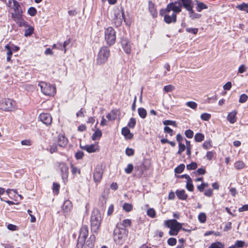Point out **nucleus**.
<instances>
[{"label":"nucleus","mask_w":248,"mask_h":248,"mask_svg":"<svg viewBox=\"0 0 248 248\" xmlns=\"http://www.w3.org/2000/svg\"><path fill=\"white\" fill-rule=\"evenodd\" d=\"M27 13L30 16H34L37 14V10L34 7H31L28 9Z\"/></svg>","instance_id":"58836bf2"},{"label":"nucleus","mask_w":248,"mask_h":248,"mask_svg":"<svg viewBox=\"0 0 248 248\" xmlns=\"http://www.w3.org/2000/svg\"><path fill=\"white\" fill-rule=\"evenodd\" d=\"M185 168V165L184 164H181L174 169V171L175 173H181L184 171Z\"/></svg>","instance_id":"e433bc0d"},{"label":"nucleus","mask_w":248,"mask_h":248,"mask_svg":"<svg viewBox=\"0 0 248 248\" xmlns=\"http://www.w3.org/2000/svg\"><path fill=\"white\" fill-rule=\"evenodd\" d=\"M182 229V223H180V225H176L175 227L170 229L169 234L171 236H176L179 232Z\"/></svg>","instance_id":"4be33fe9"},{"label":"nucleus","mask_w":248,"mask_h":248,"mask_svg":"<svg viewBox=\"0 0 248 248\" xmlns=\"http://www.w3.org/2000/svg\"><path fill=\"white\" fill-rule=\"evenodd\" d=\"M136 121L135 118H130L128 124L127 126L131 128H134L136 125Z\"/></svg>","instance_id":"49530a36"},{"label":"nucleus","mask_w":248,"mask_h":248,"mask_svg":"<svg viewBox=\"0 0 248 248\" xmlns=\"http://www.w3.org/2000/svg\"><path fill=\"white\" fill-rule=\"evenodd\" d=\"M186 154L188 156H190L191 154V145L190 144V141L189 140H186Z\"/></svg>","instance_id":"72a5a7b5"},{"label":"nucleus","mask_w":248,"mask_h":248,"mask_svg":"<svg viewBox=\"0 0 248 248\" xmlns=\"http://www.w3.org/2000/svg\"><path fill=\"white\" fill-rule=\"evenodd\" d=\"M72 207V205L71 202L69 200H66L64 201L62 208L64 212H68L71 210Z\"/></svg>","instance_id":"cd10ccee"},{"label":"nucleus","mask_w":248,"mask_h":248,"mask_svg":"<svg viewBox=\"0 0 248 248\" xmlns=\"http://www.w3.org/2000/svg\"><path fill=\"white\" fill-rule=\"evenodd\" d=\"M185 134L187 138L191 139L193 137L194 132L192 130L188 129L185 131Z\"/></svg>","instance_id":"052dcab7"},{"label":"nucleus","mask_w":248,"mask_h":248,"mask_svg":"<svg viewBox=\"0 0 248 248\" xmlns=\"http://www.w3.org/2000/svg\"><path fill=\"white\" fill-rule=\"evenodd\" d=\"M109 49L107 46L102 47L97 55L96 63L101 65L105 63L109 56Z\"/></svg>","instance_id":"39448f33"},{"label":"nucleus","mask_w":248,"mask_h":248,"mask_svg":"<svg viewBox=\"0 0 248 248\" xmlns=\"http://www.w3.org/2000/svg\"><path fill=\"white\" fill-rule=\"evenodd\" d=\"M68 143V140L63 135H59L58 139V144L59 146L65 147Z\"/></svg>","instance_id":"412c9836"},{"label":"nucleus","mask_w":248,"mask_h":248,"mask_svg":"<svg viewBox=\"0 0 248 248\" xmlns=\"http://www.w3.org/2000/svg\"><path fill=\"white\" fill-rule=\"evenodd\" d=\"M174 89L175 87L173 85H168L165 86L164 87L163 90L165 92L168 93L174 90Z\"/></svg>","instance_id":"603ef678"},{"label":"nucleus","mask_w":248,"mask_h":248,"mask_svg":"<svg viewBox=\"0 0 248 248\" xmlns=\"http://www.w3.org/2000/svg\"><path fill=\"white\" fill-rule=\"evenodd\" d=\"M198 219L201 223H204L206 220V216L204 213H201L198 216Z\"/></svg>","instance_id":"c03bdc74"},{"label":"nucleus","mask_w":248,"mask_h":248,"mask_svg":"<svg viewBox=\"0 0 248 248\" xmlns=\"http://www.w3.org/2000/svg\"><path fill=\"white\" fill-rule=\"evenodd\" d=\"M106 117L109 121H114L116 118V115L115 113L112 111L111 113L107 114Z\"/></svg>","instance_id":"37998d69"},{"label":"nucleus","mask_w":248,"mask_h":248,"mask_svg":"<svg viewBox=\"0 0 248 248\" xmlns=\"http://www.w3.org/2000/svg\"><path fill=\"white\" fill-rule=\"evenodd\" d=\"M102 133L101 131L99 129H97L95 130V131L92 135V139L93 140H99L102 137Z\"/></svg>","instance_id":"c85d7f7f"},{"label":"nucleus","mask_w":248,"mask_h":248,"mask_svg":"<svg viewBox=\"0 0 248 248\" xmlns=\"http://www.w3.org/2000/svg\"><path fill=\"white\" fill-rule=\"evenodd\" d=\"M79 147L81 149L86 151L89 153H94L98 150L96 146L93 144L85 145H82L81 144H80Z\"/></svg>","instance_id":"ddd939ff"},{"label":"nucleus","mask_w":248,"mask_h":248,"mask_svg":"<svg viewBox=\"0 0 248 248\" xmlns=\"http://www.w3.org/2000/svg\"><path fill=\"white\" fill-rule=\"evenodd\" d=\"M84 156V153L81 151H78L76 153L75 156L77 160L81 159Z\"/></svg>","instance_id":"e2e57ef3"},{"label":"nucleus","mask_w":248,"mask_h":248,"mask_svg":"<svg viewBox=\"0 0 248 248\" xmlns=\"http://www.w3.org/2000/svg\"><path fill=\"white\" fill-rule=\"evenodd\" d=\"M135 170L139 172L140 175L141 176L147 170V167L143 163H141L140 165L135 167Z\"/></svg>","instance_id":"c756f323"},{"label":"nucleus","mask_w":248,"mask_h":248,"mask_svg":"<svg viewBox=\"0 0 248 248\" xmlns=\"http://www.w3.org/2000/svg\"><path fill=\"white\" fill-rule=\"evenodd\" d=\"M71 169H72V170L71 171H72V173L73 174L75 175L77 173H78L79 174H80V170L77 167L74 166L72 164H71Z\"/></svg>","instance_id":"338daca9"},{"label":"nucleus","mask_w":248,"mask_h":248,"mask_svg":"<svg viewBox=\"0 0 248 248\" xmlns=\"http://www.w3.org/2000/svg\"><path fill=\"white\" fill-rule=\"evenodd\" d=\"M186 188L189 191H193L194 190V186L192 184V179H190L186 182Z\"/></svg>","instance_id":"4c0bfd02"},{"label":"nucleus","mask_w":248,"mask_h":248,"mask_svg":"<svg viewBox=\"0 0 248 248\" xmlns=\"http://www.w3.org/2000/svg\"><path fill=\"white\" fill-rule=\"evenodd\" d=\"M147 215L150 217L154 218L156 216V212L153 208H149L147 211Z\"/></svg>","instance_id":"ea45409f"},{"label":"nucleus","mask_w":248,"mask_h":248,"mask_svg":"<svg viewBox=\"0 0 248 248\" xmlns=\"http://www.w3.org/2000/svg\"><path fill=\"white\" fill-rule=\"evenodd\" d=\"M163 124L165 125H173L174 126H176V123L175 121H171V120H165L163 122Z\"/></svg>","instance_id":"864d4df0"},{"label":"nucleus","mask_w":248,"mask_h":248,"mask_svg":"<svg viewBox=\"0 0 248 248\" xmlns=\"http://www.w3.org/2000/svg\"><path fill=\"white\" fill-rule=\"evenodd\" d=\"M121 45L124 51L126 54H130L131 53V45L128 39L124 37L122 38Z\"/></svg>","instance_id":"9b49d317"},{"label":"nucleus","mask_w":248,"mask_h":248,"mask_svg":"<svg viewBox=\"0 0 248 248\" xmlns=\"http://www.w3.org/2000/svg\"><path fill=\"white\" fill-rule=\"evenodd\" d=\"M88 235V227L87 226H83L80 230L79 235L77 241V248H84L85 246V240Z\"/></svg>","instance_id":"20e7f679"},{"label":"nucleus","mask_w":248,"mask_h":248,"mask_svg":"<svg viewBox=\"0 0 248 248\" xmlns=\"http://www.w3.org/2000/svg\"><path fill=\"white\" fill-rule=\"evenodd\" d=\"M177 13H174L173 12V13L171 16L169 15H165L164 16V21L167 24H170L171 23H175L176 22L177 19Z\"/></svg>","instance_id":"2eb2a0df"},{"label":"nucleus","mask_w":248,"mask_h":248,"mask_svg":"<svg viewBox=\"0 0 248 248\" xmlns=\"http://www.w3.org/2000/svg\"><path fill=\"white\" fill-rule=\"evenodd\" d=\"M28 28L25 30L24 36L26 37H28L31 36L34 31V28L28 25L27 26Z\"/></svg>","instance_id":"7c9ffc66"},{"label":"nucleus","mask_w":248,"mask_h":248,"mask_svg":"<svg viewBox=\"0 0 248 248\" xmlns=\"http://www.w3.org/2000/svg\"><path fill=\"white\" fill-rule=\"evenodd\" d=\"M189 17L191 20H194L195 19H199L201 17L202 15L196 13L193 10V8L191 9L190 10L188 11Z\"/></svg>","instance_id":"bb28decb"},{"label":"nucleus","mask_w":248,"mask_h":248,"mask_svg":"<svg viewBox=\"0 0 248 248\" xmlns=\"http://www.w3.org/2000/svg\"><path fill=\"white\" fill-rule=\"evenodd\" d=\"M224 245L220 242L213 243L209 248H224Z\"/></svg>","instance_id":"c9c22d12"},{"label":"nucleus","mask_w":248,"mask_h":248,"mask_svg":"<svg viewBox=\"0 0 248 248\" xmlns=\"http://www.w3.org/2000/svg\"><path fill=\"white\" fill-rule=\"evenodd\" d=\"M5 48L7 50V56H12L13 55V51L11 46L9 44H7L5 46Z\"/></svg>","instance_id":"bf43d9fd"},{"label":"nucleus","mask_w":248,"mask_h":248,"mask_svg":"<svg viewBox=\"0 0 248 248\" xmlns=\"http://www.w3.org/2000/svg\"><path fill=\"white\" fill-rule=\"evenodd\" d=\"M12 17L19 27H27L28 23L22 17V13H13Z\"/></svg>","instance_id":"9d476101"},{"label":"nucleus","mask_w":248,"mask_h":248,"mask_svg":"<svg viewBox=\"0 0 248 248\" xmlns=\"http://www.w3.org/2000/svg\"><path fill=\"white\" fill-rule=\"evenodd\" d=\"M40 121L46 125L51 124L52 123L51 116L48 113H41L39 116Z\"/></svg>","instance_id":"f8f14e48"},{"label":"nucleus","mask_w":248,"mask_h":248,"mask_svg":"<svg viewBox=\"0 0 248 248\" xmlns=\"http://www.w3.org/2000/svg\"><path fill=\"white\" fill-rule=\"evenodd\" d=\"M106 198L104 195L100 196L99 199V205L102 207H104V205L106 203Z\"/></svg>","instance_id":"a18cd8bd"},{"label":"nucleus","mask_w":248,"mask_h":248,"mask_svg":"<svg viewBox=\"0 0 248 248\" xmlns=\"http://www.w3.org/2000/svg\"><path fill=\"white\" fill-rule=\"evenodd\" d=\"M236 8L241 11H244L248 13V3L244 2L241 4L237 5Z\"/></svg>","instance_id":"2f4dec72"},{"label":"nucleus","mask_w":248,"mask_h":248,"mask_svg":"<svg viewBox=\"0 0 248 248\" xmlns=\"http://www.w3.org/2000/svg\"><path fill=\"white\" fill-rule=\"evenodd\" d=\"M105 40L109 46L113 45L116 41V31L112 27H108L105 31Z\"/></svg>","instance_id":"423d86ee"},{"label":"nucleus","mask_w":248,"mask_h":248,"mask_svg":"<svg viewBox=\"0 0 248 248\" xmlns=\"http://www.w3.org/2000/svg\"><path fill=\"white\" fill-rule=\"evenodd\" d=\"M95 240V235L93 234L91 235L89 238L88 240L86 241L85 246L84 247V248H93Z\"/></svg>","instance_id":"6ab92c4d"},{"label":"nucleus","mask_w":248,"mask_h":248,"mask_svg":"<svg viewBox=\"0 0 248 248\" xmlns=\"http://www.w3.org/2000/svg\"><path fill=\"white\" fill-rule=\"evenodd\" d=\"M237 111L233 110L230 112L227 116V120L231 124H234L236 121Z\"/></svg>","instance_id":"a878e982"},{"label":"nucleus","mask_w":248,"mask_h":248,"mask_svg":"<svg viewBox=\"0 0 248 248\" xmlns=\"http://www.w3.org/2000/svg\"><path fill=\"white\" fill-rule=\"evenodd\" d=\"M234 167L237 170L242 169L245 167V164L243 161H238L235 163Z\"/></svg>","instance_id":"a19ab883"},{"label":"nucleus","mask_w":248,"mask_h":248,"mask_svg":"<svg viewBox=\"0 0 248 248\" xmlns=\"http://www.w3.org/2000/svg\"><path fill=\"white\" fill-rule=\"evenodd\" d=\"M198 167L197 164L195 162H192L191 163L186 165V169L187 170H195Z\"/></svg>","instance_id":"79ce46f5"},{"label":"nucleus","mask_w":248,"mask_h":248,"mask_svg":"<svg viewBox=\"0 0 248 248\" xmlns=\"http://www.w3.org/2000/svg\"><path fill=\"white\" fill-rule=\"evenodd\" d=\"M57 171L60 172L63 181L65 182L69 174L68 167L65 163L62 162H57Z\"/></svg>","instance_id":"6e6552de"},{"label":"nucleus","mask_w":248,"mask_h":248,"mask_svg":"<svg viewBox=\"0 0 248 248\" xmlns=\"http://www.w3.org/2000/svg\"><path fill=\"white\" fill-rule=\"evenodd\" d=\"M194 3H195V4L196 5V9L198 12H201L202 10L207 9L208 8V6L207 5L199 0H195L194 1Z\"/></svg>","instance_id":"a211bd4d"},{"label":"nucleus","mask_w":248,"mask_h":248,"mask_svg":"<svg viewBox=\"0 0 248 248\" xmlns=\"http://www.w3.org/2000/svg\"><path fill=\"white\" fill-rule=\"evenodd\" d=\"M186 105L187 106H188V107H189L193 109H196L197 107V103L193 101L187 102L186 103Z\"/></svg>","instance_id":"6e6d98bb"},{"label":"nucleus","mask_w":248,"mask_h":248,"mask_svg":"<svg viewBox=\"0 0 248 248\" xmlns=\"http://www.w3.org/2000/svg\"><path fill=\"white\" fill-rule=\"evenodd\" d=\"M176 195L178 198L181 200H186L187 198V195L186 193V191L184 189L176 190L175 192Z\"/></svg>","instance_id":"b1692460"},{"label":"nucleus","mask_w":248,"mask_h":248,"mask_svg":"<svg viewBox=\"0 0 248 248\" xmlns=\"http://www.w3.org/2000/svg\"><path fill=\"white\" fill-rule=\"evenodd\" d=\"M42 93L48 96H53L56 93V88L55 86L44 81L39 83Z\"/></svg>","instance_id":"7ed1b4c3"},{"label":"nucleus","mask_w":248,"mask_h":248,"mask_svg":"<svg viewBox=\"0 0 248 248\" xmlns=\"http://www.w3.org/2000/svg\"><path fill=\"white\" fill-rule=\"evenodd\" d=\"M14 103L9 98L3 99L0 103V108L4 111H11L14 108Z\"/></svg>","instance_id":"1a4fd4ad"},{"label":"nucleus","mask_w":248,"mask_h":248,"mask_svg":"<svg viewBox=\"0 0 248 248\" xmlns=\"http://www.w3.org/2000/svg\"><path fill=\"white\" fill-rule=\"evenodd\" d=\"M131 224V221L129 219H125L123 220L122 225L124 227H127L130 226Z\"/></svg>","instance_id":"13d9d810"},{"label":"nucleus","mask_w":248,"mask_h":248,"mask_svg":"<svg viewBox=\"0 0 248 248\" xmlns=\"http://www.w3.org/2000/svg\"><path fill=\"white\" fill-rule=\"evenodd\" d=\"M101 221V214L98 210L93 212L91 217V230L96 233L100 227Z\"/></svg>","instance_id":"f03ea898"},{"label":"nucleus","mask_w":248,"mask_h":248,"mask_svg":"<svg viewBox=\"0 0 248 248\" xmlns=\"http://www.w3.org/2000/svg\"><path fill=\"white\" fill-rule=\"evenodd\" d=\"M164 131L165 133H168L170 136H173V131L171 129L170 127L168 126H166L164 128Z\"/></svg>","instance_id":"69168bd1"},{"label":"nucleus","mask_w":248,"mask_h":248,"mask_svg":"<svg viewBox=\"0 0 248 248\" xmlns=\"http://www.w3.org/2000/svg\"><path fill=\"white\" fill-rule=\"evenodd\" d=\"M204 136L201 133H198L196 134L194 137V139L197 142H201L204 140Z\"/></svg>","instance_id":"f704fd0d"},{"label":"nucleus","mask_w":248,"mask_h":248,"mask_svg":"<svg viewBox=\"0 0 248 248\" xmlns=\"http://www.w3.org/2000/svg\"><path fill=\"white\" fill-rule=\"evenodd\" d=\"M103 170L101 168H96L93 172V180L97 183L99 182L103 175Z\"/></svg>","instance_id":"4468645a"},{"label":"nucleus","mask_w":248,"mask_h":248,"mask_svg":"<svg viewBox=\"0 0 248 248\" xmlns=\"http://www.w3.org/2000/svg\"><path fill=\"white\" fill-rule=\"evenodd\" d=\"M202 147L204 149H208L210 147H212L211 145V141H205L203 142L202 144Z\"/></svg>","instance_id":"774afa93"},{"label":"nucleus","mask_w":248,"mask_h":248,"mask_svg":"<svg viewBox=\"0 0 248 248\" xmlns=\"http://www.w3.org/2000/svg\"><path fill=\"white\" fill-rule=\"evenodd\" d=\"M164 225L165 227L170 229L176 225H180V223L178 222L175 219H172L165 220Z\"/></svg>","instance_id":"dca6fc26"},{"label":"nucleus","mask_w":248,"mask_h":248,"mask_svg":"<svg viewBox=\"0 0 248 248\" xmlns=\"http://www.w3.org/2000/svg\"><path fill=\"white\" fill-rule=\"evenodd\" d=\"M248 99V96L246 94H242L240 95L239 102L240 103H245Z\"/></svg>","instance_id":"8fccbe9b"},{"label":"nucleus","mask_w":248,"mask_h":248,"mask_svg":"<svg viewBox=\"0 0 248 248\" xmlns=\"http://www.w3.org/2000/svg\"><path fill=\"white\" fill-rule=\"evenodd\" d=\"M125 232V230L124 228H120L117 224L113 232L114 241L118 244H122Z\"/></svg>","instance_id":"0eeeda50"},{"label":"nucleus","mask_w":248,"mask_h":248,"mask_svg":"<svg viewBox=\"0 0 248 248\" xmlns=\"http://www.w3.org/2000/svg\"><path fill=\"white\" fill-rule=\"evenodd\" d=\"M211 116L210 114L207 113H204L201 114V119L203 121H208Z\"/></svg>","instance_id":"5fc2aeb1"},{"label":"nucleus","mask_w":248,"mask_h":248,"mask_svg":"<svg viewBox=\"0 0 248 248\" xmlns=\"http://www.w3.org/2000/svg\"><path fill=\"white\" fill-rule=\"evenodd\" d=\"M172 3L173 4L174 13H180L182 8L188 11L193 8L194 5V1L192 0H177Z\"/></svg>","instance_id":"f257e3e1"},{"label":"nucleus","mask_w":248,"mask_h":248,"mask_svg":"<svg viewBox=\"0 0 248 248\" xmlns=\"http://www.w3.org/2000/svg\"><path fill=\"white\" fill-rule=\"evenodd\" d=\"M174 10L173 4L171 2L167 5L166 9H161L159 14L160 16H162L166 13H169L170 11H172L174 12Z\"/></svg>","instance_id":"5701e85b"},{"label":"nucleus","mask_w":248,"mask_h":248,"mask_svg":"<svg viewBox=\"0 0 248 248\" xmlns=\"http://www.w3.org/2000/svg\"><path fill=\"white\" fill-rule=\"evenodd\" d=\"M186 149V145L182 143H179V150L177 152V154L181 155V153L184 152Z\"/></svg>","instance_id":"680f3d73"},{"label":"nucleus","mask_w":248,"mask_h":248,"mask_svg":"<svg viewBox=\"0 0 248 248\" xmlns=\"http://www.w3.org/2000/svg\"><path fill=\"white\" fill-rule=\"evenodd\" d=\"M168 244L171 246H175L176 244V239L173 237L170 238L167 240Z\"/></svg>","instance_id":"3c124183"},{"label":"nucleus","mask_w":248,"mask_h":248,"mask_svg":"<svg viewBox=\"0 0 248 248\" xmlns=\"http://www.w3.org/2000/svg\"><path fill=\"white\" fill-rule=\"evenodd\" d=\"M139 116L142 119L146 118L147 116V111L146 109L143 108H140L138 109Z\"/></svg>","instance_id":"473e14b6"},{"label":"nucleus","mask_w":248,"mask_h":248,"mask_svg":"<svg viewBox=\"0 0 248 248\" xmlns=\"http://www.w3.org/2000/svg\"><path fill=\"white\" fill-rule=\"evenodd\" d=\"M123 209L126 212H130L132 209V205L131 204L128 203H124L123 205Z\"/></svg>","instance_id":"09e8293b"},{"label":"nucleus","mask_w":248,"mask_h":248,"mask_svg":"<svg viewBox=\"0 0 248 248\" xmlns=\"http://www.w3.org/2000/svg\"><path fill=\"white\" fill-rule=\"evenodd\" d=\"M60 186L59 184L54 182L53 184V192L56 194H58L59 191Z\"/></svg>","instance_id":"4d7b16f0"},{"label":"nucleus","mask_w":248,"mask_h":248,"mask_svg":"<svg viewBox=\"0 0 248 248\" xmlns=\"http://www.w3.org/2000/svg\"><path fill=\"white\" fill-rule=\"evenodd\" d=\"M121 133L125 139L127 140H131L134 137L133 134L130 132V130L127 127H123L122 129Z\"/></svg>","instance_id":"f3484780"},{"label":"nucleus","mask_w":248,"mask_h":248,"mask_svg":"<svg viewBox=\"0 0 248 248\" xmlns=\"http://www.w3.org/2000/svg\"><path fill=\"white\" fill-rule=\"evenodd\" d=\"M186 30L187 32L191 33L193 34H196L198 31V28H186Z\"/></svg>","instance_id":"0e129e2a"},{"label":"nucleus","mask_w":248,"mask_h":248,"mask_svg":"<svg viewBox=\"0 0 248 248\" xmlns=\"http://www.w3.org/2000/svg\"><path fill=\"white\" fill-rule=\"evenodd\" d=\"M248 244L242 240H236L234 244L231 246V248H243L247 247Z\"/></svg>","instance_id":"393cba45"},{"label":"nucleus","mask_w":248,"mask_h":248,"mask_svg":"<svg viewBox=\"0 0 248 248\" xmlns=\"http://www.w3.org/2000/svg\"><path fill=\"white\" fill-rule=\"evenodd\" d=\"M134 169V166L132 164H129L124 169V171L126 174H130Z\"/></svg>","instance_id":"de8ad7c7"},{"label":"nucleus","mask_w":248,"mask_h":248,"mask_svg":"<svg viewBox=\"0 0 248 248\" xmlns=\"http://www.w3.org/2000/svg\"><path fill=\"white\" fill-rule=\"evenodd\" d=\"M148 8L149 12L153 18L156 17L157 16V11L155 8V4L151 1L148 2Z\"/></svg>","instance_id":"aec40b11"}]
</instances>
